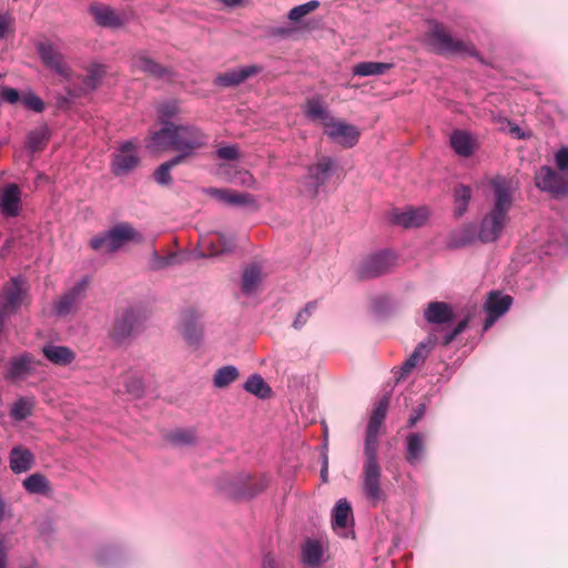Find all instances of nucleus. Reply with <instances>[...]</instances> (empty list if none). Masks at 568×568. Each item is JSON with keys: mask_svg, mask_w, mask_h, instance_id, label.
<instances>
[{"mask_svg": "<svg viewBox=\"0 0 568 568\" xmlns=\"http://www.w3.org/2000/svg\"><path fill=\"white\" fill-rule=\"evenodd\" d=\"M469 318L466 317L457 323V325L443 336L442 344L449 345L459 334H462L468 326Z\"/></svg>", "mask_w": 568, "mask_h": 568, "instance_id": "4d7b16f0", "label": "nucleus"}, {"mask_svg": "<svg viewBox=\"0 0 568 568\" xmlns=\"http://www.w3.org/2000/svg\"><path fill=\"white\" fill-rule=\"evenodd\" d=\"M239 377V371L233 365H226L219 368L213 376V385L216 388H224L232 384Z\"/></svg>", "mask_w": 568, "mask_h": 568, "instance_id": "a18cd8bd", "label": "nucleus"}, {"mask_svg": "<svg viewBox=\"0 0 568 568\" xmlns=\"http://www.w3.org/2000/svg\"><path fill=\"white\" fill-rule=\"evenodd\" d=\"M90 246L94 251L108 252V253L116 252V250L112 248V242H111L109 231L92 237L90 240Z\"/></svg>", "mask_w": 568, "mask_h": 568, "instance_id": "864d4df0", "label": "nucleus"}, {"mask_svg": "<svg viewBox=\"0 0 568 568\" xmlns=\"http://www.w3.org/2000/svg\"><path fill=\"white\" fill-rule=\"evenodd\" d=\"M21 211V190L16 183L6 184L0 189V212L8 217H14Z\"/></svg>", "mask_w": 568, "mask_h": 568, "instance_id": "aec40b11", "label": "nucleus"}, {"mask_svg": "<svg viewBox=\"0 0 568 568\" xmlns=\"http://www.w3.org/2000/svg\"><path fill=\"white\" fill-rule=\"evenodd\" d=\"M318 7L320 2L317 0H311L308 2L292 8L287 17L291 21L298 22L300 20H302V18H304L312 11L316 10Z\"/></svg>", "mask_w": 568, "mask_h": 568, "instance_id": "3c124183", "label": "nucleus"}, {"mask_svg": "<svg viewBox=\"0 0 568 568\" xmlns=\"http://www.w3.org/2000/svg\"><path fill=\"white\" fill-rule=\"evenodd\" d=\"M471 195V189L468 185L459 184L454 189L455 217H462L467 212Z\"/></svg>", "mask_w": 568, "mask_h": 568, "instance_id": "ea45409f", "label": "nucleus"}, {"mask_svg": "<svg viewBox=\"0 0 568 568\" xmlns=\"http://www.w3.org/2000/svg\"><path fill=\"white\" fill-rule=\"evenodd\" d=\"M427 410V405L425 403L418 404L412 412L409 419H408V426L414 427L419 419H422Z\"/></svg>", "mask_w": 568, "mask_h": 568, "instance_id": "680f3d73", "label": "nucleus"}, {"mask_svg": "<svg viewBox=\"0 0 568 568\" xmlns=\"http://www.w3.org/2000/svg\"><path fill=\"white\" fill-rule=\"evenodd\" d=\"M304 113L307 119L320 121L324 128L333 119L326 103L318 95L307 99L304 105Z\"/></svg>", "mask_w": 568, "mask_h": 568, "instance_id": "2f4dec72", "label": "nucleus"}, {"mask_svg": "<svg viewBox=\"0 0 568 568\" xmlns=\"http://www.w3.org/2000/svg\"><path fill=\"white\" fill-rule=\"evenodd\" d=\"M430 44L444 54L475 55V47L458 39H454L440 24H435L429 31Z\"/></svg>", "mask_w": 568, "mask_h": 568, "instance_id": "39448f33", "label": "nucleus"}, {"mask_svg": "<svg viewBox=\"0 0 568 568\" xmlns=\"http://www.w3.org/2000/svg\"><path fill=\"white\" fill-rule=\"evenodd\" d=\"M511 304V296L498 291L490 292L484 304L487 317L485 320L483 331H488L499 317L504 316L509 311Z\"/></svg>", "mask_w": 568, "mask_h": 568, "instance_id": "f8f14e48", "label": "nucleus"}, {"mask_svg": "<svg viewBox=\"0 0 568 568\" xmlns=\"http://www.w3.org/2000/svg\"><path fill=\"white\" fill-rule=\"evenodd\" d=\"M317 307V302L312 301L308 302L295 316L292 326L295 329H301L305 326V324L308 322L311 316L314 314L315 310Z\"/></svg>", "mask_w": 568, "mask_h": 568, "instance_id": "603ef678", "label": "nucleus"}, {"mask_svg": "<svg viewBox=\"0 0 568 568\" xmlns=\"http://www.w3.org/2000/svg\"><path fill=\"white\" fill-rule=\"evenodd\" d=\"M230 181L247 187L253 186L255 183L254 176L248 171H237L230 178Z\"/></svg>", "mask_w": 568, "mask_h": 568, "instance_id": "052dcab7", "label": "nucleus"}, {"mask_svg": "<svg viewBox=\"0 0 568 568\" xmlns=\"http://www.w3.org/2000/svg\"><path fill=\"white\" fill-rule=\"evenodd\" d=\"M28 296L26 282L21 276L12 277L2 291V310L7 313L18 311Z\"/></svg>", "mask_w": 568, "mask_h": 568, "instance_id": "ddd939ff", "label": "nucleus"}, {"mask_svg": "<svg viewBox=\"0 0 568 568\" xmlns=\"http://www.w3.org/2000/svg\"><path fill=\"white\" fill-rule=\"evenodd\" d=\"M44 357L54 365L65 366L74 359V353L67 346L53 344L44 345L42 348Z\"/></svg>", "mask_w": 568, "mask_h": 568, "instance_id": "c9c22d12", "label": "nucleus"}, {"mask_svg": "<svg viewBox=\"0 0 568 568\" xmlns=\"http://www.w3.org/2000/svg\"><path fill=\"white\" fill-rule=\"evenodd\" d=\"M207 143L209 135L200 126L165 121L159 130L151 133L146 148L151 152L174 151V156L185 162Z\"/></svg>", "mask_w": 568, "mask_h": 568, "instance_id": "f03ea898", "label": "nucleus"}, {"mask_svg": "<svg viewBox=\"0 0 568 568\" xmlns=\"http://www.w3.org/2000/svg\"><path fill=\"white\" fill-rule=\"evenodd\" d=\"M49 139V128L47 125H41L28 133L26 145L31 152L34 153L42 150V148L45 145Z\"/></svg>", "mask_w": 568, "mask_h": 568, "instance_id": "79ce46f5", "label": "nucleus"}, {"mask_svg": "<svg viewBox=\"0 0 568 568\" xmlns=\"http://www.w3.org/2000/svg\"><path fill=\"white\" fill-rule=\"evenodd\" d=\"M262 268L258 264L252 263L247 265L242 274V292L245 295H253L257 291L262 282Z\"/></svg>", "mask_w": 568, "mask_h": 568, "instance_id": "f704fd0d", "label": "nucleus"}, {"mask_svg": "<svg viewBox=\"0 0 568 568\" xmlns=\"http://www.w3.org/2000/svg\"><path fill=\"white\" fill-rule=\"evenodd\" d=\"M535 183L541 191L549 192L556 196L568 193V178L549 166H541L536 172Z\"/></svg>", "mask_w": 568, "mask_h": 568, "instance_id": "9b49d317", "label": "nucleus"}, {"mask_svg": "<svg viewBox=\"0 0 568 568\" xmlns=\"http://www.w3.org/2000/svg\"><path fill=\"white\" fill-rule=\"evenodd\" d=\"M89 11L94 18V21L104 28H120L126 21L124 13L115 11L109 6L95 3L90 7Z\"/></svg>", "mask_w": 568, "mask_h": 568, "instance_id": "b1692460", "label": "nucleus"}, {"mask_svg": "<svg viewBox=\"0 0 568 568\" xmlns=\"http://www.w3.org/2000/svg\"><path fill=\"white\" fill-rule=\"evenodd\" d=\"M243 388L261 399H266L272 395V388L260 374L251 375L244 383Z\"/></svg>", "mask_w": 568, "mask_h": 568, "instance_id": "58836bf2", "label": "nucleus"}, {"mask_svg": "<svg viewBox=\"0 0 568 568\" xmlns=\"http://www.w3.org/2000/svg\"><path fill=\"white\" fill-rule=\"evenodd\" d=\"M406 462L417 467L425 462L427 456L426 436L422 433H410L405 439Z\"/></svg>", "mask_w": 568, "mask_h": 568, "instance_id": "412c9836", "label": "nucleus"}, {"mask_svg": "<svg viewBox=\"0 0 568 568\" xmlns=\"http://www.w3.org/2000/svg\"><path fill=\"white\" fill-rule=\"evenodd\" d=\"M132 68L155 79H170L172 71L155 62L146 51H138L132 57Z\"/></svg>", "mask_w": 568, "mask_h": 568, "instance_id": "dca6fc26", "label": "nucleus"}, {"mask_svg": "<svg viewBox=\"0 0 568 568\" xmlns=\"http://www.w3.org/2000/svg\"><path fill=\"white\" fill-rule=\"evenodd\" d=\"M108 231L110 232L112 248L116 251L128 242L140 243L143 241V235L130 223H119Z\"/></svg>", "mask_w": 568, "mask_h": 568, "instance_id": "a878e982", "label": "nucleus"}, {"mask_svg": "<svg viewBox=\"0 0 568 568\" xmlns=\"http://www.w3.org/2000/svg\"><path fill=\"white\" fill-rule=\"evenodd\" d=\"M199 245L202 250L197 254L199 257H213L232 252L235 246V240L233 235L216 232L202 236Z\"/></svg>", "mask_w": 568, "mask_h": 568, "instance_id": "9d476101", "label": "nucleus"}, {"mask_svg": "<svg viewBox=\"0 0 568 568\" xmlns=\"http://www.w3.org/2000/svg\"><path fill=\"white\" fill-rule=\"evenodd\" d=\"M171 442L175 445L187 446L196 443L194 429H179L171 434Z\"/></svg>", "mask_w": 568, "mask_h": 568, "instance_id": "5fc2aeb1", "label": "nucleus"}, {"mask_svg": "<svg viewBox=\"0 0 568 568\" xmlns=\"http://www.w3.org/2000/svg\"><path fill=\"white\" fill-rule=\"evenodd\" d=\"M396 256L390 251H379L364 258L358 267L361 277H376L388 272L395 264Z\"/></svg>", "mask_w": 568, "mask_h": 568, "instance_id": "6e6552de", "label": "nucleus"}, {"mask_svg": "<svg viewBox=\"0 0 568 568\" xmlns=\"http://www.w3.org/2000/svg\"><path fill=\"white\" fill-rule=\"evenodd\" d=\"M388 408V397H382L374 406L372 415L369 417L366 436L378 437L382 424L386 417Z\"/></svg>", "mask_w": 568, "mask_h": 568, "instance_id": "473e14b6", "label": "nucleus"}, {"mask_svg": "<svg viewBox=\"0 0 568 568\" xmlns=\"http://www.w3.org/2000/svg\"><path fill=\"white\" fill-rule=\"evenodd\" d=\"M388 408V397H382L374 406L372 415L369 417L366 436L378 437L382 424L386 417Z\"/></svg>", "mask_w": 568, "mask_h": 568, "instance_id": "72a5a7b5", "label": "nucleus"}, {"mask_svg": "<svg viewBox=\"0 0 568 568\" xmlns=\"http://www.w3.org/2000/svg\"><path fill=\"white\" fill-rule=\"evenodd\" d=\"M139 162L136 145L132 141H125L120 144L113 154L112 172L116 176L126 175L138 166Z\"/></svg>", "mask_w": 568, "mask_h": 568, "instance_id": "1a4fd4ad", "label": "nucleus"}, {"mask_svg": "<svg viewBox=\"0 0 568 568\" xmlns=\"http://www.w3.org/2000/svg\"><path fill=\"white\" fill-rule=\"evenodd\" d=\"M430 215L427 206L408 207L393 213V222L403 227H419L424 225Z\"/></svg>", "mask_w": 568, "mask_h": 568, "instance_id": "5701e85b", "label": "nucleus"}, {"mask_svg": "<svg viewBox=\"0 0 568 568\" xmlns=\"http://www.w3.org/2000/svg\"><path fill=\"white\" fill-rule=\"evenodd\" d=\"M181 328L184 338L190 344H197L202 337L200 314L192 308L184 311L181 318Z\"/></svg>", "mask_w": 568, "mask_h": 568, "instance_id": "bb28decb", "label": "nucleus"}, {"mask_svg": "<svg viewBox=\"0 0 568 568\" xmlns=\"http://www.w3.org/2000/svg\"><path fill=\"white\" fill-rule=\"evenodd\" d=\"M389 68L390 64L388 63L367 61L357 63L353 68V73L358 77L378 75L383 74Z\"/></svg>", "mask_w": 568, "mask_h": 568, "instance_id": "de8ad7c7", "label": "nucleus"}, {"mask_svg": "<svg viewBox=\"0 0 568 568\" xmlns=\"http://www.w3.org/2000/svg\"><path fill=\"white\" fill-rule=\"evenodd\" d=\"M0 93L3 100L7 102L14 104L20 100V93L17 89L9 87H1Z\"/></svg>", "mask_w": 568, "mask_h": 568, "instance_id": "e2e57ef3", "label": "nucleus"}, {"mask_svg": "<svg viewBox=\"0 0 568 568\" xmlns=\"http://www.w3.org/2000/svg\"><path fill=\"white\" fill-rule=\"evenodd\" d=\"M182 163L181 158L175 156L163 162L153 173L154 181L162 186L170 185L172 183L171 170Z\"/></svg>", "mask_w": 568, "mask_h": 568, "instance_id": "c03bdc74", "label": "nucleus"}, {"mask_svg": "<svg viewBox=\"0 0 568 568\" xmlns=\"http://www.w3.org/2000/svg\"><path fill=\"white\" fill-rule=\"evenodd\" d=\"M555 163L559 172L568 178V148L562 146L555 153Z\"/></svg>", "mask_w": 568, "mask_h": 568, "instance_id": "13d9d810", "label": "nucleus"}, {"mask_svg": "<svg viewBox=\"0 0 568 568\" xmlns=\"http://www.w3.org/2000/svg\"><path fill=\"white\" fill-rule=\"evenodd\" d=\"M487 209L478 224H467L452 236V246L462 247L476 241L495 243L510 224L517 185L510 178L496 175L488 182Z\"/></svg>", "mask_w": 568, "mask_h": 568, "instance_id": "f257e3e1", "label": "nucleus"}, {"mask_svg": "<svg viewBox=\"0 0 568 568\" xmlns=\"http://www.w3.org/2000/svg\"><path fill=\"white\" fill-rule=\"evenodd\" d=\"M209 193L220 201L232 206L256 207V200L245 192H233L227 190L210 189Z\"/></svg>", "mask_w": 568, "mask_h": 568, "instance_id": "cd10ccee", "label": "nucleus"}, {"mask_svg": "<svg viewBox=\"0 0 568 568\" xmlns=\"http://www.w3.org/2000/svg\"><path fill=\"white\" fill-rule=\"evenodd\" d=\"M455 318L454 308L449 303L434 301L427 304L424 310V320L434 326L450 324Z\"/></svg>", "mask_w": 568, "mask_h": 568, "instance_id": "6ab92c4d", "label": "nucleus"}, {"mask_svg": "<svg viewBox=\"0 0 568 568\" xmlns=\"http://www.w3.org/2000/svg\"><path fill=\"white\" fill-rule=\"evenodd\" d=\"M110 387L115 393H128L133 396H140L143 390V383L142 379L136 376L125 375L123 387L119 384L110 385Z\"/></svg>", "mask_w": 568, "mask_h": 568, "instance_id": "09e8293b", "label": "nucleus"}, {"mask_svg": "<svg viewBox=\"0 0 568 568\" xmlns=\"http://www.w3.org/2000/svg\"><path fill=\"white\" fill-rule=\"evenodd\" d=\"M219 159L234 161L240 156L239 148L235 144L220 146L215 151Z\"/></svg>", "mask_w": 568, "mask_h": 568, "instance_id": "bf43d9fd", "label": "nucleus"}, {"mask_svg": "<svg viewBox=\"0 0 568 568\" xmlns=\"http://www.w3.org/2000/svg\"><path fill=\"white\" fill-rule=\"evenodd\" d=\"M322 458H323V465H322V469H321V477L324 481H326L327 474H328V458H327L326 454H323Z\"/></svg>", "mask_w": 568, "mask_h": 568, "instance_id": "338daca9", "label": "nucleus"}, {"mask_svg": "<svg viewBox=\"0 0 568 568\" xmlns=\"http://www.w3.org/2000/svg\"><path fill=\"white\" fill-rule=\"evenodd\" d=\"M262 568H285L272 554H267L263 558Z\"/></svg>", "mask_w": 568, "mask_h": 568, "instance_id": "0e129e2a", "label": "nucleus"}, {"mask_svg": "<svg viewBox=\"0 0 568 568\" xmlns=\"http://www.w3.org/2000/svg\"><path fill=\"white\" fill-rule=\"evenodd\" d=\"M87 286V278H82L81 281L75 283L65 294H63L54 303L55 313L60 316L69 314L74 308V306L84 297Z\"/></svg>", "mask_w": 568, "mask_h": 568, "instance_id": "4be33fe9", "label": "nucleus"}, {"mask_svg": "<svg viewBox=\"0 0 568 568\" xmlns=\"http://www.w3.org/2000/svg\"><path fill=\"white\" fill-rule=\"evenodd\" d=\"M325 133L335 143L344 148L354 146L359 138V131L355 125L348 124L334 118L327 122Z\"/></svg>", "mask_w": 568, "mask_h": 568, "instance_id": "4468645a", "label": "nucleus"}, {"mask_svg": "<svg viewBox=\"0 0 568 568\" xmlns=\"http://www.w3.org/2000/svg\"><path fill=\"white\" fill-rule=\"evenodd\" d=\"M323 546L316 539H307L302 547V561L307 566H317L323 560Z\"/></svg>", "mask_w": 568, "mask_h": 568, "instance_id": "e433bc0d", "label": "nucleus"}, {"mask_svg": "<svg viewBox=\"0 0 568 568\" xmlns=\"http://www.w3.org/2000/svg\"><path fill=\"white\" fill-rule=\"evenodd\" d=\"M33 363V357L30 354H22L18 357H14L10 362L8 372L9 377L14 379L24 378L31 373Z\"/></svg>", "mask_w": 568, "mask_h": 568, "instance_id": "4c0bfd02", "label": "nucleus"}, {"mask_svg": "<svg viewBox=\"0 0 568 568\" xmlns=\"http://www.w3.org/2000/svg\"><path fill=\"white\" fill-rule=\"evenodd\" d=\"M352 516L351 504L345 499H339L332 510V527L341 536L346 537L348 518Z\"/></svg>", "mask_w": 568, "mask_h": 568, "instance_id": "7c9ffc66", "label": "nucleus"}, {"mask_svg": "<svg viewBox=\"0 0 568 568\" xmlns=\"http://www.w3.org/2000/svg\"><path fill=\"white\" fill-rule=\"evenodd\" d=\"M449 141L454 152L463 158L470 156L476 149V140L469 132L464 130L453 131Z\"/></svg>", "mask_w": 568, "mask_h": 568, "instance_id": "c85d7f7f", "label": "nucleus"}, {"mask_svg": "<svg viewBox=\"0 0 568 568\" xmlns=\"http://www.w3.org/2000/svg\"><path fill=\"white\" fill-rule=\"evenodd\" d=\"M34 462L33 454L23 446H14L9 454L10 469L14 474L28 471Z\"/></svg>", "mask_w": 568, "mask_h": 568, "instance_id": "c756f323", "label": "nucleus"}, {"mask_svg": "<svg viewBox=\"0 0 568 568\" xmlns=\"http://www.w3.org/2000/svg\"><path fill=\"white\" fill-rule=\"evenodd\" d=\"M436 343L437 336L434 333L429 334L427 338L418 343L417 346L414 348L413 353L402 365L400 377H405L414 368L422 365L430 354Z\"/></svg>", "mask_w": 568, "mask_h": 568, "instance_id": "a211bd4d", "label": "nucleus"}, {"mask_svg": "<svg viewBox=\"0 0 568 568\" xmlns=\"http://www.w3.org/2000/svg\"><path fill=\"white\" fill-rule=\"evenodd\" d=\"M23 487L29 494H47L50 489L44 475L34 473L23 480Z\"/></svg>", "mask_w": 568, "mask_h": 568, "instance_id": "49530a36", "label": "nucleus"}, {"mask_svg": "<svg viewBox=\"0 0 568 568\" xmlns=\"http://www.w3.org/2000/svg\"><path fill=\"white\" fill-rule=\"evenodd\" d=\"M261 70L257 65H243L219 74L214 83L220 87H235L256 74Z\"/></svg>", "mask_w": 568, "mask_h": 568, "instance_id": "393cba45", "label": "nucleus"}, {"mask_svg": "<svg viewBox=\"0 0 568 568\" xmlns=\"http://www.w3.org/2000/svg\"><path fill=\"white\" fill-rule=\"evenodd\" d=\"M104 74H105V67L103 64H99V63L90 64L87 70V75L83 79L82 90L84 92H91V91L95 90L100 85Z\"/></svg>", "mask_w": 568, "mask_h": 568, "instance_id": "37998d69", "label": "nucleus"}, {"mask_svg": "<svg viewBox=\"0 0 568 568\" xmlns=\"http://www.w3.org/2000/svg\"><path fill=\"white\" fill-rule=\"evenodd\" d=\"M266 485L264 477H252L243 473L232 478L221 479L219 489L231 498H252L261 493Z\"/></svg>", "mask_w": 568, "mask_h": 568, "instance_id": "20e7f679", "label": "nucleus"}, {"mask_svg": "<svg viewBox=\"0 0 568 568\" xmlns=\"http://www.w3.org/2000/svg\"><path fill=\"white\" fill-rule=\"evenodd\" d=\"M162 115L173 116L175 114V106L173 104H165L161 108Z\"/></svg>", "mask_w": 568, "mask_h": 568, "instance_id": "774afa93", "label": "nucleus"}, {"mask_svg": "<svg viewBox=\"0 0 568 568\" xmlns=\"http://www.w3.org/2000/svg\"><path fill=\"white\" fill-rule=\"evenodd\" d=\"M37 52L42 63L60 75L65 82L71 83L74 73L70 65L65 62L63 54L50 41H41L37 44Z\"/></svg>", "mask_w": 568, "mask_h": 568, "instance_id": "423d86ee", "label": "nucleus"}, {"mask_svg": "<svg viewBox=\"0 0 568 568\" xmlns=\"http://www.w3.org/2000/svg\"><path fill=\"white\" fill-rule=\"evenodd\" d=\"M377 453L378 437L365 436L362 489L373 505H376L384 496L381 488L382 467L377 460Z\"/></svg>", "mask_w": 568, "mask_h": 568, "instance_id": "7ed1b4c3", "label": "nucleus"}, {"mask_svg": "<svg viewBox=\"0 0 568 568\" xmlns=\"http://www.w3.org/2000/svg\"><path fill=\"white\" fill-rule=\"evenodd\" d=\"M129 550L120 540L101 542L92 554L93 561L101 568H118L128 558Z\"/></svg>", "mask_w": 568, "mask_h": 568, "instance_id": "0eeeda50", "label": "nucleus"}, {"mask_svg": "<svg viewBox=\"0 0 568 568\" xmlns=\"http://www.w3.org/2000/svg\"><path fill=\"white\" fill-rule=\"evenodd\" d=\"M568 253V233L551 234L548 242L546 254H567Z\"/></svg>", "mask_w": 568, "mask_h": 568, "instance_id": "8fccbe9b", "label": "nucleus"}, {"mask_svg": "<svg viewBox=\"0 0 568 568\" xmlns=\"http://www.w3.org/2000/svg\"><path fill=\"white\" fill-rule=\"evenodd\" d=\"M335 161L329 156H320L315 164L308 168L306 184L313 193L324 185L333 175Z\"/></svg>", "mask_w": 568, "mask_h": 568, "instance_id": "2eb2a0df", "label": "nucleus"}, {"mask_svg": "<svg viewBox=\"0 0 568 568\" xmlns=\"http://www.w3.org/2000/svg\"><path fill=\"white\" fill-rule=\"evenodd\" d=\"M23 105L31 111L42 112L44 110V102L40 97L34 94L33 92H28L22 95L21 99Z\"/></svg>", "mask_w": 568, "mask_h": 568, "instance_id": "6e6d98bb", "label": "nucleus"}, {"mask_svg": "<svg viewBox=\"0 0 568 568\" xmlns=\"http://www.w3.org/2000/svg\"><path fill=\"white\" fill-rule=\"evenodd\" d=\"M141 323L142 316L138 311L133 308L125 310L115 318L113 337L118 341H122L131 336L140 329Z\"/></svg>", "mask_w": 568, "mask_h": 568, "instance_id": "f3484780", "label": "nucleus"}, {"mask_svg": "<svg viewBox=\"0 0 568 568\" xmlns=\"http://www.w3.org/2000/svg\"><path fill=\"white\" fill-rule=\"evenodd\" d=\"M0 568H7V548L3 541L0 540Z\"/></svg>", "mask_w": 568, "mask_h": 568, "instance_id": "69168bd1", "label": "nucleus"}, {"mask_svg": "<svg viewBox=\"0 0 568 568\" xmlns=\"http://www.w3.org/2000/svg\"><path fill=\"white\" fill-rule=\"evenodd\" d=\"M32 397H20L10 407L9 416L14 422H22L32 415L34 408Z\"/></svg>", "mask_w": 568, "mask_h": 568, "instance_id": "a19ab883", "label": "nucleus"}]
</instances>
